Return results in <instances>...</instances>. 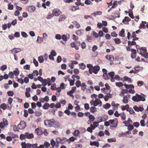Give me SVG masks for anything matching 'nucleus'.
<instances>
[{
    "label": "nucleus",
    "mask_w": 148,
    "mask_h": 148,
    "mask_svg": "<svg viewBox=\"0 0 148 148\" xmlns=\"http://www.w3.org/2000/svg\"><path fill=\"white\" fill-rule=\"evenodd\" d=\"M26 138L25 134H21L20 136V138L21 140L24 139Z\"/></svg>",
    "instance_id": "59"
},
{
    "label": "nucleus",
    "mask_w": 148,
    "mask_h": 148,
    "mask_svg": "<svg viewBox=\"0 0 148 148\" xmlns=\"http://www.w3.org/2000/svg\"><path fill=\"white\" fill-rule=\"evenodd\" d=\"M0 108L3 110H5L7 108L6 105L5 103L1 104L0 105Z\"/></svg>",
    "instance_id": "37"
},
{
    "label": "nucleus",
    "mask_w": 148,
    "mask_h": 148,
    "mask_svg": "<svg viewBox=\"0 0 148 148\" xmlns=\"http://www.w3.org/2000/svg\"><path fill=\"white\" fill-rule=\"evenodd\" d=\"M106 58L108 60L110 61H113L114 60V57L112 55H107L106 56Z\"/></svg>",
    "instance_id": "16"
},
{
    "label": "nucleus",
    "mask_w": 148,
    "mask_h": 148,
    "mask_svg": "<svg viewBox=\"0 0 148 148\" xmlns=\"http://www.w3.org/2000/svg\"><path fill=\"white\" fill-rule=\"evenodd\" d=\"M87 5L92 4V2L89 0H86L84 2Z\"/></svg>",
    "instance_id": "60"
},
{
    "label": "nucleus",
    "mask_w": 148,
    "mask_h": 148,
    "mask_svg": "<svg viewBox=\"0 0 148 148\" xmlns=\"http://www.w3.org/2000/svg\"><path fill=\"white\" fill-rule=\"evenodd\" d=\"M144 84V82L142 81H138L137 82V85L139 86H141Z\"/></svg>",
    "instance_id": "58"
},
{
    "label": "nucleus",
    "mask_w": 148,
    "mask_h": 148,
    "mask_svg": "<svg viewBox=\"0 0 148 148\" xmlns=\"http://www.w3.org/2000/svg\"><path fill=\"white\" fill-rule=\"evenodd\" d=\"M103 121L102 119L101 118V120L99 122H97L96 121L94 122L93 123V125L95 126V127H97L99 125V123Z\"/></svg>",
    "instance_id": "33"
},
{
    "label": "nucleus",
    "mask_w": 148,
    "mask_h": 148,
    "mask_svg": "<svg viewBox=\"0 0 148 148\" xmlns=\"http://www.w3.org/2000/svg\"><path fill=\"white\" fill-rule=\"evenodd\" d=\"M26 126V123L24 121H21L18 125V127L19 129L22 130L24 129Z\"/></svg>",
    "instance_id": "4"
},
{
    "label": "nucleus",
    "mask_w": 148,
    "mask_h": 148,
    "mask_svg": "<svg viewBox=\"0 0 148 148\" xmlns=\"http://www.w3.org/2000/svg\"><path fill=\"white\" fill-rule=\"evenodd\" d=\"M139 53L143 57H145L146 58H148V53L146 52L145 53L142 54V52L140 50Z\"/></svg>",
    "instance_id": "24"
},
{
    "label": "nucleus",
    "mask_w": 148,
    "mask_h": 148,
    "mask_svg": "<svg viewBox=\"0 0 148 148\" xmlns=\"http://www.w3.org/2000/svg\"><path fill=\"white\" fill-rule=\"evenodd\" d=\"M133 108L134 110L136 112L143 111L144 109L143 108L141 107H138L137 106H134L133 107Z\"/></svg>",
    "instance_id": "9"
},
{
    "label": "nucleus",
    "mask_w": 148,
    "mask_h": 148,
    "mask_svg": "<svg viewBox=\"0 0 148 148\" xmlns=\"http://www.w3.org/2000/svg\"><path fill=\"white\" fill-rule=\"evenodd\" d=\"M90 111L92 113H94L97 111L96 108L95 106H92L90 108Z\"/></svg>",
    "instance_id": "23"
},
{
    "label": "nucleus",
    "mask_w": 148,
    "mask_h": 148,
    "mask_svg": "<svg viewBox=\"0 0 148 148\" xmlns=\"http://www.w3.org/2000/svg\"><path fill=\"white\" fill-rule=\"evenodd\" d=\"M124 86L126 87L127 89H129L131 88L132 89H134V86L133 84L127 85L126 84H124Z\"/></svg>",
    "instance_id": "20"
},
{
    "label": "nucleus",
    "mask_w": 148,
    "mask_h": 148,
    "mask_svg": "<svg viewBox=\"0 0 148 148\" xmlns=\"http://www.w3.org/2000/svg\"><path fill=\"white\" fill-rule=\"evenodd\" d=\"M53 14V16H58L61 13L60 11L58 9H54L52 11Z\"/></svg>",
    "instance_id": "6"
},
{
    "label": "nucleus",
    "mask_w": 148,
    "mask_h": 148,
    "mask_svg": "<svg viewBox=\"0 0 148 148\" xmlns=\"http://www.w3.org/2000/svg\"><path fill=\"white\" fill-rule=\"evenodd\" d=\"M103 106L104 108L106 109H108L110 108V105L109 103H107L105 105H104Z\"/></svg>",
    "instance_id": "38"
},
{
    "label": "nucleus",
    "mask_w": 148,
    "mask_h": 148,
    "mask_svg": "<svg viewBox=\"0 0 148 148\" xmlns=\"http://www.w3.org/2000/svg\"><path fill=\"white\" fill-rule=\"evenodd\" d=\"M125 30L124 29L122 28L120 32L119 33V35L122 37H124Z\"/></svg>",
    "instance_id": "22"
},
{
    "label": "nucleus",
    "mask_w": 148,
    "mask_h": 148,
    "mask_svg": "<svg viewBox=\"0 0 148 148\" xmlns=\"http://www.w3.org/2000/svg\"><path fill=\"white\" fill-rule=\"evenodd\" d=\"M55 38L58 40H60L62 38V36L59 34H57L56 35Z\"/></svg>",
    "instance_id": "61"
},
{
    "label": "nucleus",
    "mask_w": 148,
    "mask_h": 148,
    "mask_svg": "<svg viewBox=\"0 0 148 148\" xmlns=\"http://www.w3.org/2000/svg\"><path fill=\"white\" fill-rule=\"evenodd\" d=\"M35 132L38 135H41L43 134V132L42 130L39 128L36 129Z\"/></svg>",
    "instance_id": "13"
},
{
    "label": "nucleus",
    "mask_w": 148,
    "mask_h": 148,
    "mask_svg": "<svg viewBox=\"0 0 148 148\" xmlns=\"http://www.w3.org/2000/svg\"><path fill=\"white\" fill-rule=\"evenodd\" d=\"M31 148H38V144L37 143L31 144Z\"/></svg>",
    "instance_id": "64"
},
{
    "label": "nucleus",
    "mask_w": 148,
    "mask_h": 148,
    "mask_svg": "<svg viewBox=\"0 0 148 148\" xmlns=\"http://www.w3.org/2000/svg\"><path fill=\"white\" fill-rule=\"evenodd\" d=\"M115 43L116 44H119L121 43V40L119 38H115L114 39Z\"/></svg>",
    "instance_id": "31"
},
{
    "label": "nucleus",
    "mask_w": 148,
    "mask_h": 148,
    "mask_svg": "<svg viewBox=\"0 0 148 148\" xmlns=\"http://www.w3.org/2000/svg\"><path fill=\"white\" fill-rule=\"evenodd\" d=\"M7 68V66L6 65H3L0 67V69L2 71H4Z\"/></svg>",
    "instance_id": "47"
},
{
    "label": "nucleus",
    "mask_w": 148,
    "mask_h": 148,
    "mask_svg": "<svg viewBox=\"0 0 148 148\" xmlns=\"http://www.w3.org/2000/svg\"><path fill=\"white\" fill-rule=\"evenodd\" d=\"M43 38L38 36L37 38V42L39 41L40 42H41L43 41Z\"/></svg>",
    "instance_id": "55"
},
{
    "label": "nucleus",
    "mask_w": 148,
    "mask_h": 148,
    "mask_svg": "<svg viewBox=\"0 0 148 148\" xmlns=\"http://www.w3.org/2000/svg\"><path fill=\"white\" fill-rule=\"evenodd\" d=\"M21 145L22 148H31V144L30 143L22 142L21 143Z\"/></svg>",
    "instance_id": "5"
},
{
    "label": "nucleus",
    "mask_w": 148,
    "mask_h": 148,
    "mask_svg": "<svg viewBox=\"0 0 148 148\" xmlns=\"http://www.w3.org/2000/svg\"><path fill=\"white\" fill-rule=\"evenodd\" d=\"M113 14L114 15V16L111 15V16L114 19H115L116 18L120 17L119 13L118 11H115L113 13Z\"/></svg>",
    "instance_id": "10"
},
{
    "label": "nucleus",
    "mask_w": 148,
    "mask_h": 148,
    "mask_svg": "<svg viewBox=\"0 0 148 148\" xmlns=\"http://www.w3.org/2000/svg\"><path fill=\"white\" fill-rule=\"evenodd\" d=\"M65 16H64L63 15H60L59 17V19H58L59 21H62V20H64L65 18Z\"/></svg>",
    "instance_id": "51"
},
{
    "label": "nucleus",
    "mask_w": 148,
    "mask_h": 148,
    "mask_svg": "<svg viewBox=\"0 0 148 148\" xmlns=\"http://www.w3.org/2000/svg\"><path fill=\"white\" fill-rule=\"evenodd\" d=\"M49 104L47 103H45L42 106V108L43 109L47 110L49 107Z\"/></svg>",
    "instance_id": "26"
},
{
    "label": "nucleus",
    "mask_w": 148,
    "mask_h": 148,
    "mask_svg": "<svg viewBox=\"0 0 148 148\" xmlns=\"http://www.w3.org/2000/svg\"><path fill=\"white\" fill-rule=\"evenodd\" d=\"M131 21V19L128 16H125L124 19H123L122 21L124 23L125 21L128 22Z\"/></svg>",
    "instance_id": "30"
},
{
    "label": "nucleus",
    "mask_w": 148,
    "mask_h": 148,
    "mask_svg": "<svg viewBox=\"0 0 148 148\" xmlns=\"http://www.w3.org/2000/svg\"><path fill=\"white\" fill-rule=\"evenodd\" d=\"M35 9V7L33 5L29 6L28 7L27 9L28 11L30 13H32L34 12Z\"/></svg>",
    "instance_id": "12"
},
{
    "label": "nucleus",
    "mask_w": 148,
    "mask_h": 148,
    "mask_svg": "<svg viewBox=\"0 0 148 148\" xmlns=\"http://www.w3.org/2000/svg\"><path fill=\"white\" fill-rule=\"evenodd\" d=\"M38 61L40 63L43 62L44 59L42 56H40L38 57Z\"/></svg>",
    "instance_id": "42"
},
{
    "label": "nucleus",
    "mask_w": 148,
    "mask_h": 148,
    "mask_svg": "<svg viewBox=\"0 0 148 148\" xmlns=\"http://www.w3.org/2000/svg\"><path fill=\"white\" fill-rule=\"evenodd\" d=\"M115 85L116 86L120 87L124 85V84L121 82H116Z\"/></svg>",
    "instance_id": "34"
},
{
    "label": "nucleus",
    "mask_w": 148,
    "mask_h": 148,
    "mask_svg": "<svg viewBox=\"0 0 148 148\" xmlns=\"http://www.w3.org/2000/svg\"><path fill=\"white\" fill-rule=\"evenodd\" d=\"M120 115L121 116V119L122 120H125L126 119V116L125 113L123 112Z\"/></svg>",
    "instance_id": "46"
},
{
    "label": "nucleus",
    "mask_w": 148,
    "mask_h": 148,
    "mask_svg": "<svg viewBox=\"0 0 148 148\" xmlns=\"http://www.w3.org/2000/svg\"><path fill=\"white\" fill-rule=\"evenodd\" d=\"M75 84L77 87H79L81 86L82 84L79 80H77Z\"/></svg>",
    "instance_id": "36"
},
{
    "label": "nucleus",
    "mask_w": 148,
    "mask_h": 148,
    "mask_svg": "<svg viewBox=\"0 0 148 148\" xmlns=\"http://www.w3.org/2000/svg\"><path fill=\"white\" fill-rule=\"evenodd\" d=\"M124 79L125 81H126L130 83H132V80L131 79V78L129 77L126 76H125L124 77Z\"/></svg>",
    "instance_id": "21"
},
{
    "label": "nucleus",
    "mask_w": 148,
    "mask_h": 148,
    "mask_svg": "<svg viewBox=\"0 0 148 148\" xmlns=\"http://www.w3.org/2000/svg\"><path fill=\"white\" fill-rule=\"evenodd\" d=\"M136 36L135 32H134L132 34V37L133 38L132 40H136L138 39V38L136 37Z\"/></svg>",
    "instance_id": "18"
},
{
    "label": "nucleus",
    "mask_w": 148,
    "mask_h": 148,
    "mask_svg": "<svg viewBox=\"0 0 148 148\" xmlns=\"http://www.w3.org/2000/svg\"><path fill=\"white\" fill-rule=\"evenodd\" d=\"M71 46L72 47L75 48V49L76 50H77L79 49V47H77L75 44L74 42H72L70 44Z\"/></svg>",
    "instance_id": "28"
},
{
    "label": "nucleus",
    "mask_w": 148,
    "mask_h": 148,
    "mask_svg": "<svg viewBox=\"0 0 148 148\" xmlns=\"http://www.w3.org/2000/svg\"><path fill=\"white\" fill-rule=\"evenodd\" d=\"M117 122V123H114V119L113 120H110L109 121V122L111 124H113L112 125H110V127L111 128H112L113 127H116L117 125V124H118V121H116Z\"/></svg>",
    "instance_id": "7"
},
{
    "label": "nucleus",
    "mask_w": 148,
    "mask_h": 148,
    "mask_svg": "<svg viewBox=\"0 0 148 148\" xmlns=\"http://www.w3.org/2000/svg\"><path fill=\"white\" fill-rule=\"evenodd\" d=\"M3 125H4L5 127H7L8 124V121L5 118H3Z\"/></svg>",
    "instance_id": "29"
},
{
    "label": "nucleus",
    "mask_w": 148,
    "mask_h": 148,
    "mask_svg": "<svg viewBox=\"0 0 148 148\" xmlns=\"http://www.w3.org/2000/svg\"><path fill=\"white\" fill-rule=\"evenodd\" d=\"M81 89L84 92L86 88V85L84 83H82L81 85Z\"/></svg>",
    "instance_id": "27"
},
{
    "label": "nucleus",
    "mask_w": 148,
    "mask_h": 148,
    "mask_svg": "<svg viewBox=\"0 0 148 148\" xmlns=\"http://www.w3.org/2000/svg\"><path fill=\"white\" fill-rule=\"evenodd\" d=\"M26 138L28 139L32 138L34 137V136L33 134H29L28 132L25 133Z\"/></svg>",
    "instance_id": "14"
},
{
    "label": "nucleus",
    "mask_w": 148,
    "mask_h": 148,
    "mask_svg": "<svg viewBox=\"0 0 148 148\" xmlns=\"http://www.w3.org/2000/svg\"><path fill=\"white\" fill-rule=\"evenodd\" d=\"M135 40H132V41H128V45L130 47H131L132 45H136V43L134 41Z\"/></svg>",
    "instance_id": "17"
},
{
    "label": "nucleus",
    "mask_w": 148,
    "mask_h": 148,
    "mask_svg": "<svg viewBox=\"0 0 148 148\" xmlns=\"http://www.w3.org/2000/svg\"><path fill=\"white\" fill-rule=\"evenodd\" d=\"M68 36L66 35V36L65 35H63L62 36V39L64 41H66L67 40V37Z\"/></svg>",
    "instance_id": "49"
},
{
    "label": "nucleus",
    "mask_w": 148,
    "mask_h": 148,
    "mask_svg": "<svg viewBox=\"0 0 148 148\" xmlns=\"http://www.w3.org/2000/svg\"><path fill=\"white\" fill-rule=\"evenodd\" d=\"M19 71L17 68L16 69V70L13 71L14 74L16 76H17L19 74Z\"/></svg>",
    "instance_id": "39"
},
{
    "label": "nucleus",
    "mask_w": 148,
    "mask_h": 148,
    "mask_svg": "<svg viewBox=\"0 0 148 148\" xmlns=\"http://www.w3.org/2000/svg\"><path fill=\"white\" fill-rule=\"evenodd\" d=\"M76 89V87H75V86L73 87L72 88L71 90L70 91V92L71 93V94L75 92Z\"/></svg>",
    "instance_id": "54"
},
{
    "label": "nucleus",
    "mask_w": 148,
    "mask_h": 148,
    "mask_svg": "<svg viewBox=\"0 0 148 148\" xmlns=\"http://www.w3.org/2000/svg\"><path fill=\"white\" fill-rule=\"evenodd\" d=\"M56 142L57 143V145H56V147H58V144L59 143H61L62 144V142H61V139L60 138H57L56 140Z\"/></svg>",
    "instance_id": "19"
},
{
    "label": "nucleus",
    "mask_w": 148,
    "mask_h": 148,
    "mask_svg": "<svg viewBox=\"0 0 148 148\" xmlns=\"http://www.w3.org/2000/svg\"><path fill=\"white\" fill-rule=\"evenodd\" d=\"M7 94L8 96H12L14 95V92L12 91L11 90L8 91Z\"/></svg>",
    "instance_id": "45"
},
{
    "label": "nucleus",
    "mask_w": 148,
    "mask_h": 148,
    "mask_svg": "<svg viewBox=\"0 0 148 148\" xmlns=\"http://www.w3.org/2000/svg\"><path fill=\"white\" fill-rule=\"evenodd\" d=\"M103 78L106 80H108L110 79V77L107 75V74H103Z\"/></svg>",
    "instance_id": "48"
},
{
    "label": "nucleus",
    "mask_w": 148,
    "mask_h": 148,
    "mask_svg": "<svg viewBox=\"0 0 148 148\" xmlns=\"http://www.w3.org/2000/svg\"><path fill=\"white\" fill-rule=\"evenodd\" d=\"M53 16V14H52L51 13L49 12L48 13L47 16L46 18L47 19H49L52 17Z\"/></svg>",
    "instance_id": "53"
},
{
    "label": "nucleus",
    "mask_w": 148,
    "mask_h": 148,
    "mask_svg": "<svg viewBox=\"0 0 148 148\" xmlns=\"http://www.w3.org/2000/svg\"><path fill=\"white\" fill-rule=\"evenodd\" d=\"M90 145L91 146L95 145L97 147H98L99 146V143L98 141H94L93 142L91 141L90 143Z\"/></svg>",
    "instance_id": "15"
},
{
    "label": "nucleus",
    "mask_w": 148,
    "mask_h": 148,
    "mask_svg": "<svg viewBox=\"0 0 148 148\" xmlns=\"http://www.w3.org/2000/svg\"><path fill=\"white\" fill-rule=\"evenodd\" d=\"M21 51V49L20 48H14L13 49L11 50V51L12 53L15 54L20 52Z\"/></svg>",
    "instance_id": "11"
},
{
    "label": "nucleus",
    "mask_w": 148,
    "mask_h": 148,
    "mask_svg": "<svg viewBox=\"0 0 148 148\" xmlns=\"http://www.w3.org/2000/svg\"><path fill=\"white\" fill-rule=\"evenodd\" d=\"M142 96L138 95V94L136 93V95L133 96L132 98V100L136 102H138L140 101H145L146 99L145 98L146 96L145 95L141 94Z\"/></svg>",
    "instance_id": "1"
},
{
    "label": "nucleus",
    "mask_w": 148,
    "mask_h": 148,
    "mask_svg": "<svg viewBox=\"0 0 148 148\" xmlns=\"http://www.w3.org/2000/svg\"><path fill=\"white\" fill-rule=\"evenodd\" d=\"M90 104L91 106L93 105L94 106L96 107L98 105L99 107H101L102 106V102L100 99L96 98L95 100L92 99L90 101Z\"/></svg>",
    "instance_id": "2"
},
{
    "label": "nucleus",
    "mask_w": 148,
    "mask_h": 148,
    "mask_svg": "<svg viewBox=\"0 0 148 148\" xmlns=\"http://www.w3.org/2000/svg\"><path fill=\"white\" fill-rule=\"evenodd\" d=\"M69 81L70 82V85L71 86H73L74 84V80H71L70 79H69Z\"/></svg>",
    "instance_id": "56"
},
{
    "label": "nucleus",
    "mask_w": 148,
    "mask_h": 148,
    "mask_svg": "<svg viewBox=\"0 0 148 148\" xmlns=\"http://www.w3.org/2000/svg\"><path fill=\"white\" fill-rule=\"evenodd\" d=\"M21 35L24 38H27V34L24 32H22L21 33Z\"/></svg>",
    "instance_id": "63"
},
{
    "label": "nucleus",
    "mask_w": 148,
    "mask_h": 148,
    "mask_svg": "<svg viewBox=\"0 0 148 148\" xmlns=\"http://www.w3.org/2000/svg\"><path fill=\"white\" fill-rule=\"evenodd\" d=\"M54 122L55 121L53 119L49 120H45L44 123L46 126L52 127H53L54 125Z\"/></svg>",
    "instance_id": "3"
},
{
    "label": "nucleus",
    "mask_w": 148,
    "mask_h": 148,
    "mask_svg": "<svg viewBox=\"0 0 148 148\" xmlns=\"http://www.w3.org/2000/svg\"><path fill=\"white\" fill-rule=\"evenodd\" d=\"M141 125L143 127L145 126V121L144 120H141L140 121Z\"/></svg>",
    "instance_id": "62"
},
{
    "label": "nucleus",
    "mask_w": 148,
    "mask_h": 148,
    "mask_svg": "<svg viewBox=\"0 0 148 148\" xmlns=\"http://www.w3.org/2000/svg\"><path fill=\"white\" fill-rule=\"evenodd\" d=\"M75 8V6L72 5L69 7V9L72 11H75L76 10V9Z\"/></svg>",
    "instance_id": "44"
},
{
    "label": "nucleus",
    "mask_w": 148,
    "mask_h": 148,
    "mask_svg": "<svg viewBox=\"0 0 148 148\" xmlns=\"http://www.w3.org/2000/svg\"><path fill=\"white\" fill-rule=\"evenodd\" d=\"M88 117L89 120L91 121H94L95 119V118L94 116L91 114Z\"/></svg>",
    "instance_id": "40"
},
{
    "label": "nucleus",
    "mask_w": 148,
    "mask_h": 148,
    "mask_svg": "<svg viewBox=\"0 0 148 148\" xmlns=\"http://www.w3.org/2000/svg\"><path fill=\"white\" fill-rule=\"evenodd\" d=\"M142 23L140 25V27H139L140 28H143L145 29V24L146 23V22H142Z\"/></svg>",
    "instance_id": "57"
},
{
    "label": "nucleus",
    "mask_w": 148,
    "mask_h": 148,
    "mask_svg": "<svg viewBox=\"0 0 148 148\" xmlns=\"http://www.w3.org/2000/svg\"><path fill=\"white\" fill-rule=\"evenodd\" d=\"M51 144L53 147H54L56 145V142L53 139L51 140Z\"/></svg>",
    "instance_id": "43"
},
{
    "label": "nucleus",
    "mask_w": 148,
    "mask_h": 148,
    "mask_svg": "<svg viewBox=\"0 0 148 148\" xmlns=\"http://www.w3.org/2000/svg\"><path fill=\"white\" fill-rule=\"evenodd\" d=\"M139 51L138 52L139 53L140 52V50L142 52V54L145 53L147 51V50L145 47H141L139 49Z\"/></svg>",
    "instance_id": "25"
},
{
    "label": "nucleus",
    "mask_w": 148,
    "mask_h": 148,
    "mask_svg": "<svg viewBox=\"0 0 148 148\" xmlns=\"http://www.w3.org/2000/svg\"><path fill=\"white\" fill-rule=\"evenodd\" d=\"M127 126V129L130 131H132L133 129V126L132 125H126Z\"/></svg>",
    "instance_id": "50"
},
{
    "label": "nucleus",
    "mask_w": 148,
    "mask_h": 148,
    "mask_svg": "<svg viewBox=\"0 0 148 148\" xmlns=\"http://www.w3.org/2000/svg\"><path fill=\"white\" fill-rule=\"evenodd\" d=\"M123 103H127L128 102V98L126 96H124L123 97Z\"/></svg>",
    "instance_id": "52"
},
{
    "label": "nucleus",
    "mask_w": 148,
    "mask_h": 148,
    "mask_svg": "<svg viewBox=\"0 0 148 148\" xmlns=\"http://www.w3.org/2000/svg\"><path fill=\"white\" fill-rule=\"evenodd\" d=\"M79 65L80 69H81L82 70L84 69L86 67V65L83 63H81L80 64H79Z\"/></svg>",
    "instance_id": "32"
},
{
    "label": "nucleus",
    "mask_w": 148,
    "mask_h": 148,
    "mask_svg": "<svg viewBox=\"0 0 148 148\" xmlns=\"http://www.w3.org/2000/svg\"><path fill=\"white\" fill-rule=\"evenodd\" d=\"M107 140L108 142L109 143H112L113 142H115L116 141V139L115 138H108V139Z\"/></svg>",
    "instance_id": "41"
},
{
    "label": "nucleus",
    "mask_w": 148,
    "mask_h": 148,
    "mask_svg": "<svg viewBox=\"0 0 148 148\" xmlns=\"http://www.w3.org/2000/svg\"><path fill=\"white\" fill-rule=\"evenodd\" d=\"M100 69V68L99 66H94L93 67H92V72L95 74H97L98 73V72L99 70Z\"/></svg>",
    "instance_id": "8"
},
{
    "label": "nucleus",
    "mask_w": 148,
    "mask_h": 148,
    "mask_svg": "<svg viewBox=\"0 0 148 148\" xmlns=\"http://www.w3.org/2000/svg\"><path fill=\"white\" fill-rule=\"evenodd\" d=\"M79 134V132L78 130H75L73 133V135L75 136H77Z\"/></svg>",
    "instance_id": "35"
}]
</instances>
